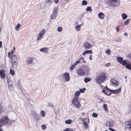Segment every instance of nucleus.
<instances>
[{"mask_svg":"<svg viewBox=\"0 0 131 131\" xmlns=\"http://www.w3.org/2000/svg\"><path fill=\"white\" fill-rule=\"evenodd\" d=\"M106 77L105 73H100L96 79V83L100 84L106 80Z\"/></svg>","mask_w":131,"mask_h":131,"instance_id":"nucleus-1","label":"nucleus"},{"mask_svg":"<svg viewBox=\"0 0 131 131\" xmlns=\"http://www.w3.org/2000/svg\"><path fill=\"white\" fill-rule=\"evenodd\" d=\"M17 58L15 54H12L10 58V62L12 67L14 68H16L18 66V63L17 62Z\"/></svg>","mask_w":131,"mask_h":131,"instance_id":"nucleus-2","label":"nucleus"},{"mask_svg":"<svg viewBox=\"0 0 131 131\" xmlns=\"http://www.w3.org/2000/svg\"><path fill=\"white\" fill-rule=\"evenodd\" d=\"M26 62L28 65L33 63L35 64L37 63V60L33 58L28 57L26 59Z\"/></svg>","mask_w":131,"mask_h":131,"instance_id":"nucleus-3","label":"nucleus"},{"mask_svg":"<svg viewBox=\"0 0 131 131\" xmlns=\"http://www.w3.org/2000/svg\"><path fill=\"white\" fill-rule=\"evenodd\" d=\"M9 120L7 116L3 117L0 120V127H1L8 123Z\"/></svg>","mask_w":131,"mask_h":131,"instance_id":"nucleus-4","label":"nucleus"},{"mask_svg":"<svg viewBox=\"0 0 131 131\" xmlns=\"http://www.w3.org/2000/svg\"><path fill=\"white\" fill-rule=\"evenodd\" d=\"M77 98H74L72 99V103L73 104L79 108L81 106V104L78 102Z\"/></svg>","mask_w":131,"mask_h":131,"instance_id":"nucleus-5","label":"nucleus"},{"mask_svg":"<svg viewBox=\"0 0 131 131\" xmlns=\"http://www.w3.org/2000/svg\"><path fill=\"white\" fill-rule=\"evenodd\" d=\"M109 2L112 6H116L119 4V2L118 0H109Z\"/></svg>","mask_w":131,"mask_h":131,"instance_id":"nucleus-6","label":"nucleus"},{"mask_svg":"<svg viewBox=\"0 0 131 131\" xmlns=\"http://www.w3.org/2000/svg\"><path fill=\"white\" fill-rule=\"evenodd\" d=\"M58 9L57 8H55L53 10L52 13L50 15V19H54L56 18L57 16V13Z\"/></svg>","mask_w":131,"mask_h":131,"instance_id":"nucleus-7","label":"nucleus"},{"mask_svg":"<svg viewBox=\"0 0 131 131\" xmlns=\"http://www.w3.org/2000/svg\"><path fill=\"white\" fill-rule=\"evenodd\" d=\"M85 74H88L90 71L89 67L86 65H83L82 68Z\"/></svg>","mask_w":131,"mask_h":131,"instance_id":"nucleus-8","label":"nucleus"},{"mask_svg":"<svg viewBox=\"0 0 131 131\" xmlns=\"http://www.w3.org/2000/svg\"><path fill=\"white\" fill-rule=\"evenodd\" d=\"M77 74L80 76H83L85 75L82 68H80L77 69Z\"/></svg>","mask_w":131,"mask_h":131,"instance_id":"nucleus-9","label":"nucleus"},{"mask_svg":"<svg viewBox=\"0 0 131 131\" xmlns=\"http://www.w3.org/2000/svg\"><path fill=\"white\" fill-rule=\"evenodd\" d=\"M63 77L66 81H69L70 80L69 74L67 72H66L63 74Z\"/></svg>","mask_w":131,"mask_h":131,"instance_id":"nucleus-10","label":"nucleus"},{"mask_svg":"<svg viewBox=\"0 0 131 131\" xmlns=\"http://www.w3.org/2000/svg\"><path fill=\"white\" fill-rule=\"evenodd\" d=\"M111 84L113 86H117L119 84V81H117V80L113 79H111L110 81Z\"/></svg>","mask_w":131,"mask_h":131,"instance_id":"nucleus-11","label":"nucleus"},{"mask_svg":"<svg viewBox=\"0 0 131 131\" xmlns=\"http://www.w3.org/2000/svg\"><path fill=\"white\" fill-rule=\"evenodd\" d=\"M83 46L85 48V50L91 48L92 47L90 44L88 42L84 43L83 44Z\"/></svg>","mask_w":131,"mask_h":131,"instance_id":"nucleus-12","label":"nucleus"},{"mask_svg":"<svg viewBox=\"0 0 131 131\" xmlns=\"http://www.w3.org/2000/svg\"><path fill=\"white\" fill-rule=\"evenodd\" d=\"M125 124L126 128L130 129L131 128V120L127 121L125 122Z\"/></svg>","mask_w":131,"mask_h":131,"instance_id":"nucleus-13","label":"nucleus"},{"mask_svg":"<svg viewBox=\"0 0 131 131\" xmlns=\"http://www.w3.org/2000/svg\"><path fill=\"white\" fill-rule=\"evenodd\" d=\"M0 77L2 79H4L5 78V74L4 70H2L0 71Z\"/></svg>","mask_w":131,"mask_h":131,"instance_id":"nucleus-14","label":"nucleus"},{"mask_svg":"<svg viewBox=\"0 0 131 131\" xmlns=\"http://www.w3.org/2000/svg\"><path fill=\"white\" fill-rule=\"evenodd\" d=\"M121 91V88H120L118 89L113 90H112L111 91V93H113L114 94H117L120 93Z\"/></svg>","mask_w":131,"mask_h":131,"instance_id":"nucleus-15","label":"nucleus"},{"mask_svg":"<svg viewBox=\"0 0 131 131\" xmlns=\"http://www.w3.org/2000/svg\"><path fill=\"white\" fill-rule=\"evenodd\" d=\"M45 32V30L43 29L39 33L38 35V36H40V37H42V36L44 35Z\"/></svg>","mask_w":131,"mask_h":131,"instance_id":"nucleus-16","label":"nucleus"},{"mask_svg":"<svg viewBox=\"0 0 131 131\" xmlns=\"http://www.w3.org/2000/svg\"><path fill=\"white\" fill-rule=\"evenodd\" d=\"M98 16L100 19H102L104 17V15L103 13L101 12L99 14Z\"/></svg>","mask_w":131,"mask_h":131,"instance_id":"nucleus-17","label":"nucleus"},{"mask_svg":"<svg viewBox=\"0 0 131 131\" xmlns=\"http://www.w3.org/2000/svg\"><path fill=\"white\" fill-rule=\"evenodd\" d=\"M92 53V52L91 50H87L84 51L83 53V55H85L86 54L88 53Z\"/></svg>","mask_w":131,"mask_h":131,"instance_id":"nucleus-18","label":"nucleus"},{"mask_svg":"<svg viewBox=\"0 0 131 131\" xmlns=\"http://www.w3.org/2000/svg\"><path fill=\"white\" fill-rule=\"evenodd\" d=\"M117 61L120 63H121L122 61H123V58L122 57H118L117 59Z\"/></svg>","mask_w":131,"mask_h":131,"instance_id":"nucleus-19","label":"nucleus"},{"mask_svg":"<svg viewBox=\"0 0 131 131\" xmlns=\"http://www.w3.org/2000/svg\"><path fill=\"white\" fill-rule=\"evenodd\" d=\"M102 92L103 93H104L105 95L108 96L110 95L111 94V92H110V93L109 94H108V92H107L106 90L104 89L102 90ZM108 93H109V92H108Z\"/></svg>","mask_w":131,"mask_h":131,"instance_id":"nucleus-20","label":"nucleus"},{"mask_svg":"<svg viewBox=\"0 0 131 131\" xmlns=\"http://www.w3.org/2000/svg\"><path fill=\"white\" fill-rule=\"evenodd\" d=\"M48 48L47 47L43 48L40 49V51L41 52H43L44 53H46L47 52V50Z\"/></svg>","mask_w":131,"mask_h":131,"instance_id":"nucleus-21","label":"nucleus"},{"mask_svg":"<svg viewBox=\"0 0 131 131\" xmlns=\"http://www.w3.org/2000/svg\"><path fill=\"white\" fill-rule=\"evenodd\" d=\"M83 125L85 128L88 129V125L86 122L84 121L83 122Z\"/></svg>","mask_w":131,"mask_h":131,"instance_id":"nucleus-22","label":"nucleus"},{"mask_svg":"<svg viewBox=\"0 0 131 131\" xmlns=\"http://www.w3.org/2000/svg\"><path fill=\"white\" fill-rule=\"evenodd\" d=\"M80 94V92L79 91H77L76 92L75 94V96H76L74 98H77V99H78L79 98V96Z\"/></svg>","mask_w":131,"mask_h":131,"instance_id":"nucleus-23","label":"nucleus"},{"mask_svg":"<svg viewBox=\"0 0 131 131\" xmlns=\"http://www.w3.org/2000/svg\"><path fill=\"white\" fill-rule=\"evenodd\" d=\"M80 63H81L83 62H85L86 61H84V59L83 58H79L78 60Z\"/></svg>","mask_w":131,"mask_h":131,"instance_id":"nucleus-24","label":"nucleus"},{"mask_svg":"<svg viewBox=\"0 0 131 131\" xmlns=\"http://www.w3.org/2000/svg\"><path fill=\"white\" fill-rule=\"evenodd\" d=\"M72 123V121L71 119H69L65 121V123L67 124H71Z\"/></svg>","mask_w":131,"mask_h":131,"instance_id":"nucleus-25","label":"nucleus"},{"mask_svg":"<svg viewBox=\"0 0 131 131\" xmlns=\"http://www.w3.org/2000/svg\"><path fill=\"white\" fill-rule=\"evenodd\" d=\"M121 63L123 66H125L128 64L127 61L126 60H123Z\"/></svg>","mask_w":131,"mask_h":131,"instance_id":"nucleus-26","label":"nucleus"},{"mask_svg":"<svg viewBox=\"0 0 131 131\" xmlns=\"http://www.w3.org/2000/svg\"><path fill=\"white\" fill-rule=\"evenodd\" d=\"M125 67L127 69L129 70L131 69V65L129 63H128L125 66Z\"/></svg>","mask_w":131,"mask_h":131,"instance_id":"nucleus-27","label":"nucleus"},{"mask_svg":"<svg viewBox=\"0 0 131 131\" xmlns=\"http://www.w3.org/2000/svg\"><path fill=\"white\" fill-rule=\"evenodd\" d=\"M91 79L87 78H85L84 80V82L85 83H87L88 82H90L91 81Z\"/></svg>","mask_w":131,"mask_h":131,"instance_id":"nucleus-28","label":"nucleus"},{"mask_svg":"<svg viewBox=\"0 0 131 131\" xmlns=\"http://www.w3.org/2000/svg\"><path fill=\"white\" fill-rule=\"evenodd\" d=\"M122 16L123 19L124 20L126 19L127 18V16L126 14L124 13L122 14Z\"/></svg>","mask_w":131,"mask_h":131,"instance_id":"nucleus-29","label":"nucleus"},{"mask_svg":"<svg viewBox=\"0 0 131 131\" xmlns=\"http://www.w3.org/2000/svg\"><path fill=\"white\" fill-rule=\"evenodd\" d=\"M130 19H128L126 20L124 23V24L125 25H126L128 24V23L130 21Z\"/></svg>","mask_w":131,"mask_h":131,"instance_id":"nucleus-30","label":"nucleus"},{"mask_svg":"<svg viewBox=\"0 0 131 131\" xmlns=\"http://www.w3.org/2000/svg\"><path fill=\"white\" fill-rule=\"evenodd\" d=\"M54 0H45L46 2L48 4H51L53 2Z\"/></svg>","mask_w":131,"mask_h":131,"instance_id":"nucleus-31","label":"nucleus"},{"mask_svg":"<svg viewBox=\"0 0 131 131\" xmlns=\"http://www.w3.org/2000/svg\"><path fill=\"white\" fill-rule=\"evenodd\" d=\"M81 26V25H76L75 27V29L77 31H79Z\"/></svg>","mask_w":131,"mask_h":131,"instance_id":"nucleus-32","label":"nucleus"},{"mask_svg":"<svg viewBox=\"0 0 131 131\" xmlns=\"http://www.w3.org/2000/svg\"><path fill=\"white\" fill-rule=\"evenodd\" d=\"M103 107L104 109V110L105 111H106L108 110L107 106L106 104H104L103 105Z\"/></svg>","mask_w":131,"mask_h":131,"instance_id":"nucleus-33","label":"nucleus"},{"mask_svg":"<svg viewBox=\"0 0 131 131\" xmlns=\"http://www.w3.org/2000/svg\"><path fill=\"white\" fill-rule=\"evenodd\" d=\"M20 26V24H17L16 27H15V29L16 30H18Z\"/></svg>","mask_w":131,"mask_h":131,"instance_id":"nucleus-34","label":"nucleus"},{"mask_svg":"<svg viewBox=\"0 0 131 131\" xmlns=\"http://www.w3.org/2000/svg\"><path fill=\"white\" fill-rule=\"evenodd\" d=\"M10 73L12 75H14L15 74L14 71L11 69H10Z\"/></svg>","mask_w":131,"mask_h":131,"instance_id":"nucleus-35","label":"nucleus"},{"mask_svg":"<svg viewBox=\"0 0 131 131\" xmlns=\"http://www.w3.org/2000/svg\"><path fill=\"white\" fill-rule=\"evenodd\" d=\"M86 10L87 11L91 12L92 11V10L91 9V8L90 7L88 6L86 9Z\"/></svg>","mask_w":131,"mask_h":131,"instance_id":"nucleus-36","label":"nucleus"},{"mask_svg":"<svg viewBox=\"0 0 131 131\" xmlns=\"http://www.w3.org/2000/svg\"><path fill=\"white\" fill-rule=\"evenodd\" d=\"M41 114L42 117H44L45 116V113L44 111L42 110L41 111Z\"/></svg>","mask_w":131,"mask_h":131,"instance_id":"nucleus-37","label":"nucleus"},{"mask_svg":"<svg viewBox=\"0 0 131 131\" xmlns=\"http://www.w3.org/2000/svg\"><path fill=\"white\" fill-rule=\"evenodd\" d=\"M87 2L85 0L83 1L82 3V5H85L87 4Z\"/></svg>","mask_w":131,"mask_h":131,"instance_id":"nucleus-38","label":"nucleus"},{"mask_svg":"<svg viewBox=\"0 0 131 131\" xmlns=\"http://www.w3.org/2000/svg\"><path fill=\"white\" fill-rule=\"evenodd\" d=\"M85 89V88H83L82 89H80V92L82 93H83L84 92Z\"/></svg>","mask_w":131,"mask_h":131,"instance_id":"nucleus-39","label":"nucleus"},{"mask_svg":"<svg viewBox=\"0 0 131 131\" xmlns=\"http://www.w3.org/2000/svg\"><path fill=\"white\" fill-rule=\"evenodd\" d=\"M98 115L97 114L94 113H93L92 115V116L93 117H96Z\"/></svg>","mask_w":131,"mask_h":131,"instance_id":"nucleus-40","label":"nucleus"},{"mask_svg":"<svg viewBox=\"0 0 131 131\" xmlns=\"http://www.w3.org/2000/svg\"><path fill=\"white\" fill-rule=\"evenodd\" d=\"M75 66L73 64L72 65L70 68V70H72L75 67Z\"/></svg>","mask_w":131,"mask_h":131,"instance_id":"nucleus-41","label":"nucleus"},{"mask_svg":"<svg viewBox=\"0 0 131 131\" xmlns=\"http://www.w3.org/2000/svg\"><path fill=\"white\" fill-rule=\"evenodd\" d=\"M62 28L61 27H58V31L60 32L62 30Z\"/></svg>","mask_w":131,"mask_h":131,"instance_id":"nucleus-42","label":"nucleus"},{"mask_svg":"<svg viewBox=\"0 0 131 131\" xmlns=\"http://www.w3.org/2000/svg\"><path fill=\"white\" fill-rule=\"evenodd\" d=\"M42 129L43 130L45 129L46 128V126L45 125H42L41 126Z\"/></svg>","mask_w":131,"mask_h":131,"instance_id":"nucleus-43","label":"nucleus"},{"mask_svg":"<svg viewBox=\"0 0 131 131\" xmlns=\"http://www.w3.org/2000/svg\"><path fill=\"white\" fill-rule=\"evenodd\" d=\"M110 50L109 49H108L105 52V53L108 54H109L110 53Z\"/></svg>","mask_w":131,"mask_h":131,"instance_id":"nucleus-44","label":"nucleus"},{"mask_svg":"<svg viewBox=\"0 0 131 131\" xmlns=\"http://www.w3.org/2000/svg\"><path fill=\"white\" fill-rule=\"evenodd\" d=\"M126 57L131 60V52L128 54Z\"/></svg>","mask_w":131,"mask_h":131,"instance_id":"nucleus-45","label":"nucleus"},{"mask_svg":"<svg viewBox=\"0 0 131 131\" xmlns=\"http://www.w3.org/2000/svg\"><path fill=\"white\" fill-rule=\"evenodd\" d=\"M104 88L105 89H106L108 91H110L111 92L112 90L110 89H109V88H108L106 86H105L104 87Z\"/></svg>","mask_w":131,"mask_h":131,"instance_id":"nucleus-46","label":"nucleus"},{"mask_svg":"<svg viewBox=\"0 0 131 131\" xmlns=\"http://www.w3.org/2000/svg\"><path fill=\"white\" fill-rule=\"evenodd\" d=\"M80 63L78 60L76 62H74L73 64L75 66L78 63Z\"/></svg>","mask_w":131,"mask_h":131,"instance_id":"nucleus-47","label":"nucleus"},{"mask_svg":"<svg viewBox=\"0 0 131 131\" xmlns=\"http://www.w3.org/2000/svg\"><path fill=\"white\" fill-rule=\"evenodd\" d=\"M48 105L49 107H52L53 106V105L51 103H48Z\"/></svg>","mask_w":131,"mask_h":131,"instance_id":"nucleus-48","label":"nucleus"},{"mask_svg":"<svg viewBox=\"0 0 131 131\" xmlns=\"http://www.w3.org/2000/svg\"><path fill=\"white\" fill-rule=\"evenodd\" d=\"M70 128H67L63 130L64 131H70Z\"/></svg>","mask_w":131,"mask_h":131,"instance_id":"nucleus-49","label":"nucleus"},{"mask_svg":"<svg viewBox=\"0 0 131 131\" xmlns=\"http://www.w3.org/2000/svg\"><path fill=\"white\" fill-rule=\"evenodd\" d=\"M108 129L110 130L111 131H116L114 129L111 128H108Z\"/></svg>","mask_w":131,"mask_h":131,"instance_id":"nucleus-50","label":"nucleus"},{"mask_svg":"<svg viewBox=\"0 0 131 131\" xmlns=\"http://www.w3.org/2000/svg\"><path fill=\"white\" fill-rule=\"evenodd\" d=\"M59 0H54L53 2H54L55 3L57 4L58 3Z\"/></svg>","mask_w":131,"mask_h":131,"instance_id":"nucleus-51","label":"nucleus"},{"mask_svg":"<svg viewBox=\"0 0 131 131\" xmlns=\"http://www.w3.org/2000/svg\"><path fill=\"white\" fill-rule=\"evenodd\" d=\"M11 53L10 52H9L8 54V57L9 58L10 57V56H11Z\"/></svg>","mask_w":131,"mask_h":131,"instance_id":"nucleus-52","label":"nucleus"},{"mask_svg":"<svg viewBox=\"0 0 131 131\" xmlns=\"http://www.w3.org/2000/svg\"><path fill=\"white\" fill-rule=\"evenodd\" d=\"M116 29L117 32H118L119 30V27L118 26H116Z\"/></svg>","mask_w":131,"mask_h":131,"instance_id":"nucleus-53","label":"nucleus"},{"mask_svg":"<svg viewBox=\"0 0 131 131\" xmlns=\"http://www.w3.org/2000/svg\"><path fill=\"white\" fill-rule=\"evenodd\" d=\"M110 63H106L105 64V66H106L107 67L110 65Z\"/></svg>","mask_w":131,"mask_h":131,"instance_id":"nucleus-54","label":"nucleus"},{"mask_svg":"<svg viewBox=\"0 0 131 131\" xmlns=\"http://www.w3.org/2000/svg\"><path fill=\"white\" fill-rule=\"evenodd\" d=\"M42 38V37H40V36H39L38 37H37V40H40L41 38Z\"/></svg>","mask_w":131,"mask_h":131,"instance_id":"nucleus-55","label":"nucleus"},{"mask_svg":"<svg viewBox=\"0 0 131 131\" xmlns=\"http://www.w3.org/2000/svg\"><path fill=\"white\" fill-rule=\"evenodd\" d=\"M87 122H88V123H89V122H90V120H89V118L88 117L87 119Z\"/></svg>","mask_w":131,"mask_h":131,"instance_id":"nucleus-56","label":"nucleus"},{"mask_svg":"<svg viewBox=\"0 0 131 131\" xmlns=\"http://www.w3.org/2000/svg\"><path fill=\"white\" fill-rule=\"evenodd\" d=\"M2 41H0V47H1L2 46Z\"/></svg>","mask_w":131,"mask_h":131,"instance_id":"nucleus-57","label":"nucleus"},{"mask_svg":"<svg viewBox=\"0 0 131 131\" xmlns=\"http://www.w3.org/2000/svg\"><path fill=\"white\" fill-rule=\"evenodd\" d=\"M92 56L91 55L89 57V59L91 60H92V58H91Z\"/></svg>","mask_w":131,"mask_h":131,"instance_id":"nucleus-58","label":"nucleus"},{"mask_svg":"<svg viewBox=\"0 0 131 131\" xmlns=\"http://www.w3.org/2000/svg\"><path fill=\"white\" fill-rule=\"evenodd\" d=\"M11 54H13V53H14V51H13V50H12L11 51Z\"/></svg>","mask_w":131,"mask_h":131,"instance_id":"nucleus-59","label":"nucleus"},{"mask_svg":"<svg viewBox=\"0 0 131 131\" xmlns=\"http://www.w3.org/2000/svg\"><path fill=\"white\" fill-rule=\"evenodd\" d=\"M124 35L126 36H128V34L126 33H125L124 34Z\"/></svg>","mask_w":131,"mask_h":131,"instance_id":"nucleus-60","label":"nucleus"},{"mask_svg":"<svg viewBox=\"0 0 131 131\" xmlns=\"http://www.w3.org/2000/svg\"><path fill=\"white\" fill-rule=\"evenodd\" d=\"M108 126H110L111 125V123H110V122H108Z\"/></svg>","mask_w":131,"mask_h":131,"instance_id":"nucleus-61","label":"nucleus"},{"mask_svg":"<svg viewBox=\"0 0 131 131\" xmlns=\"http://www.w3.org/2000/svg\"><path fill=\"white\" fill-rule=\"evenodd\" d=\"M121 39H118V42H121Z\"/></svg>","mask_w":131,"mask_h":131,"instance_id":"nucleus-62","label":"nucleus"},{"mask_svg":"<svg viewBox=\"0 0 131 131\" xmlns=\"http://www.w3.org/2000/svg\"><path fill=\"white\" fill-rule=\"evenodd\" d=\"M0 131H3V130L2 129H0Z\"/></svg>","mask_w":131,"mask_h":131,"instance_id":"nucleus-63","label":"nucleus"},{"mask_svg":"<svg viewBox=\"0 0 131 131\" xmlns=\"http://www.w3.org/2000/svg\"><path fill=\"white\" fill-rule=\"evenodd\" d=\"M70 131H73L72 129L70 128Z\"/></svg>","mask_w":131,"mask_h":131,"instance_id":"nucleus-64","label":"nucleus"}]
</instances>
